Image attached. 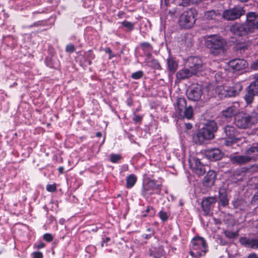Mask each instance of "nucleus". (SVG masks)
Masks as SVG:
<instances>
[{
	"label": "nucleus",
	"instance_id": "nucleus-1",
	"mask_svg": "<svg viewBox=\"0 0 258 258\" xmlns=\"http://www.w3.org/2000/svg\"><path fill=\"white\" fill-rule=\"evenodd\" d=\"M258 122V113L255 111H241L234 119L235 125L240 129H248L254 126Z\"/></svg>",
	"mask_w": 258,
	"mask_h": 258
},
{
	"label": "nucleus",
	"instance_id": "nucleus-2",
	"mask_svg": "<svg viewBox=\"0 0 258 258\" xmlns=\"http://www.w3.org/2000/svg\"><path fill=\"white\" fill-rule=\"evenodd\" d=\"M189 253L192 257L198 258L205 255L208 251L206 240L201 236L194 237L189 244Z\"/></svg>",
	"mask_w": 258,
	"mask_h": 258
},
{
	"label": "nucleus",
	"instance_id": "nucleus-3",
	"mask_svg": "<svg viewBox=\"0 0 258 258\" xmlns=\"http://www.w3.org/2000/svg\"><path fill=\"white\" fill-rule=\"evenodd\" d=\"M197 15V11L194 9L184 12L180 16L178 21L179 26L184 28H191L196 22Z\"/></svg>",
	"mask_w": 258,
	"mask_h": 258
},
{
	"label": "nucleus",
	"instance_id": "nucleus-4",
	"mask_svg": "<svg viewBox=\"0 0 258 258\" xmlns=\"http://www.w3.org/2000/svg\"><path fill=\"white\" fill-rule=\"evenodd\" d=\"M155 180H150L147 183H143L141 189V195L145 199H148L153 194L160 195L161 185L157 184Z\"/></svg>",
	"mask_w": 258,
	"mask_h": 258
},
{
	"label": "nucleus",
	"instance_id": "nucleus-5",
	"mask_svg": "<svg viewBox=\"0 0 258 258\" xmlns=\"http://www.w3.org/2000/svg\"><path fill=\"white\" fill-rule=\"evenodd\" d=\"M176 111L182 118L190 119L193 116V109L191 106H186V102L184 98H179L176 102Z\"/></svg>",
	"mask_w": 258,
	"mask_h": 258
},
{
	"label": "nucleus",
	"instance_id": "nucleus-6",
	"mask_svg": "<svg viewBox=\"0 0 258 258\" xmlns=\"http://www.w3.org/2000/svg\"><path fill=\"white\" fill-rule=\"evenodd\" d=\"M207 44L210 48L211 53L214 55L224 53L223 47L225 42L221 37L217 36L213 37L207 41Z\"/></svg>",
	"mask_w": 258,
	"mask_h": 258
},
{
	"label": "nucleus",
	"instance_id": "nucleus-7",
	"mask_svg": "<svg viewBox=\"0 0 258 258\" xmlns=\"http://www.w3.org/2000/svg\"><path fill=\"white\" fill-rule=\"evenodd\" d=\"M214 138V135L204 127L200 129L192 135L193 142L199 145L204 144Z\"/></svg>",
	"mask_w": 258,
	"mask_h": 258
},
{
	"label": "nucleus",
	"instance_id": "nucleus-8",
	"mask_svg": "<svg viewBox=\"0 0 258 258\" xmlns=\"http://www.w3.org/2000/svg\"><path fill=\"white\" fill-rule=\"evenodd\" d=\"M223 130L227 138V139L224 140V144L226 146H230L233 143L238 141V139L236 137L239 135V132L234 126L231 125H226L224 126Z\"/></svg>",
	"mask_w": 258,
	"mask_h": 258
},
{
	"label": "nucleus",
	"instance_id": "nucleus-9",
	"mask_svg": "<svg viewBox=\"0 0 258 258\" xmlns=\"http://www.w3.org/2000/svg\"><path fill=\"white\" fill-rule=\"evenodd\" d=\"M245 12L242 7H234L225 10L223 13V17L227 20H234L244 15Z\"/></svg>",
	"mask_w": 258,
	"mask_h": 258
},
{
	"label": "nucleus",
	"instance_id": "nucleus-10",
	"mask_svg": "<svg viewBox=\"0 0 258 258\" xmlns=\"http://www.w3.org/2000/svg\"><path fill=\"white\" fill-rule=\"evenodd\" d=\"M189 167L192 171L198 176L203 175L206 172V166L200 160L197 158H191L188 160Z\"/></svg>",
	"mask_w": 258,
	"mask_h": 258
},
{
	"label": "nucleus",
	"instance_id": "nucleus-11",
	"mask_svg": "<svg viewBox=\"0 0 258 258\" xmlns=\"http://www.w3.org/2000/svg\"><path fill=\"white\" fill-rule=\"evenodd\" d=\"M248 29H249V26L246 20L245 23H236L232 25L230 27V31L236 35L242 36L251 33L250 31Z\"/></svg>",
	"mask_w": 258,
	"mask_h": 258
},
{
	"label": "nucleus",
	"instance_id": "nucleus-12",
	"mask_svg": "<svg viewBox=\"0 0 258 258\" xmlns=\"http://www.w3.org/2000/svg\"><path fill=\"white\" fill-rule=\"evenodd\" d=\"M221 88L223 89L222 94L225 96L231 97L238 95L242 89V86L239 82L235 83L232 86H222Z\"/></svg>",
	"mask_w": 258,
	"mask_h": 258
},
{
	"label": "nucleus",
	"instance_id": "nucleus-13",
	"mask_svg": "<svg viewBox=\"0 0 258 258\" xmlns=\"http://www.w3.org/2000/svg\"><path fill=\"white\" fill-rule=\"evenodd\" d=\"M217 200L216 196L204 198L202 201L201 206L205 215H209L214 207Z\"/></svg>",
	"mask_w": 258,
	"mask_h": 258
},
{
	"label": "nucleus",
	"instance_id": "nucleus-14",
	"mask_svg": "<svg viewBox=\"0 0 258 258\" xmlns=\"http://www.w3.org/2000/svg\"><path fill=\"white\" fill-rule=\"evenodd\" d=\"M257 95H258V83L254 81L247 87L244 99L247 104H250L253 101L254 96Z\"/></svg>",
	"mask_w": 258,
	"mask_h": 258
},
{
	"label": "nucleus",
	"instance_id": "nucleus-15",
	"mask_svg": "<svg viewBox=\"0 0 258 258\" xmlns=\"http://www.w3.org/2000/svg\"><path fill=\"white\" fill-rule=\"evenodd\" d=\"M203 94L202 88L201 86L191 87L186 91L187 98L193 101H198L201 99Z\"/></svg>",
	"mask_w": 258,
	"mask_h": 258
},
{
	"label": "nucleus",
	"instance_id": "nucleus-16",
	"mask_svg": "<svg viewBox=\"0 0 258 258\" xmlns=\"http://www.w3.org/2000/svg\"><path fill=\"white\" fill-rule=\"evenodd\" d=\"M197 66H192L188 68H184L179 71L176 74V77L179 80H184L188 78L197 73Z\"/></svg>",
	"mask_w": 258,
	"mask_h": 258
},
{
	"label": "nucleus",
	"instance_id": "nucleus-17",
	"mask_svg": "<svg viewBox=\"0 0 258 258\" xmlns=\"http://www.w3.org/2000/svg\"><path fill=\"white\" fill-rule=\"evenodd\" d=\"M239 104L238 102H233L221 112L222 115L225 118H231L239 112Z\"/></svg>",
	"mask_w": 258,
	"mask_h": 258
},
{
	"label": "nucleus",
	"instance_id": "nucleus-18",
	"mask_svg": "<svg viewBox=\"0 0 258 258\" xmlns=\"http://www.w3.org/2000/svg\"><path fill=\"white\" fill-rule=\"evenodd\" d=\"M246 19L249 26V30L251 33L254 31L255 29L258 30V21L255 20L258 18V15L254 12H248L246 14Z\"/></svg>",
	"mask_w": 258,
	"mask_h": 258
},
{
	"label": "nucleus",
	"instance_id": "nucleus-19",
	"mask_svg": "<svg viewBox=\"0 0 258 258\" xmlns=\"http://www.w3.org/2000/svg\"><path fill=\"white\" fill-rule=\"evenodd\" d=\"M205 155L207 159L211 161L219 160L223 156L222 152L217 148L208 149L205 150Z\"/></svg>",
	"mask_w": 258,
	"mask_h": 258
},
{
	"label": "nucleus",
	"instance_id": "nucleus-20",
	"mask_svg": "<svg viewBox=\"0 0 258 258\" xmlns=\"http://www.w3.org/2000/svg\"><path fill=\"white\" fill-rule=\"evenodd\" d=\"M240 243L246 248L252 249L258 248V238H251L247 237H241L239 239Z\"/></svg>",
	"mask_w": 258,
	"mask_h": 258
},
{
	"label": "nucleus",
	"instance_id": "nucleus-21",
	"mask_svg": "<svg viewBox=\"0 0 258 258\" xmlns=\"http://www.w3.org/2000/svg\"><path fill=\"white\" fill-rule=\"evenodd\" d=\"M216 178V173L214 171L209 170L204 178L203 184L204 186L210 187L214 184Z\"/></svg>",
	"mask_w": 258,
	"mask_h": 258
},
{
	"label": "nucleus",
	"instance_id": "nucleus-22",
	"mask_svg": "<svg viewBox=\"0 0 258 258\" xmlns=\"http://www.w3.org/2000/svg\"><path fill=\"white\" fill-rule=\"evenodd\" d=\"M251 157L245 155L230 156V160L233 164L242 165L250 161Z\"/></svg>",
	"mask_w": 258,
	"mask_h": 258
},
{
	"label": "nucleus",
	"instance_id": "nucleus-23",
	"mask_svg": "<svg viewBox=\"0 0 258 258\" xmlns=\"http://www.w3.org/2000/svg\"><path fill=\"white\" fill-rule=\"evenodd\" d=\"M219 199L222 205L224 207L228 204L227 197V191L224 188H220L219 189Z\"/></svg>",
	"mask_w": 258,
	"mask_h": 258
},
{
	"label": "nucleus",
	"instance_id": "nucleus-24",
	"mask_svg": "<svg viewBox=\"0 0 258 258\" xmlns=\"http://www.w3.org/2000/svg\"><path fill=\"white\" fill-rule=\"evenodd\" d=\"M245 155L249 157H251L250 161H255L256 156L258 155V146L250 147L246 150Z\"/></svg>",
	"mask_w": 258,
	"mask_h": 258
},
{
	"label": "nucleus",
	"instance_id": "nucleus-25",
	"mask_svg": "<svg viewBox=\"0 0 258 258\" xmlns=\"http://www.w3.org/2000/svg\"><path fill=\"white\" fill-rule=\"evenodd\" d=\"M205 129L211 132L212 134H214L218 130V126L217 123L214 120L208 121L205 127H204Z\"/></svg>",
	"mask_w": 258,
	"mask_h": 258
},
{
	"label": "nucleus",
	"instance_id": "nucleus-26",
	"mask_svg": "<svg viewBox=\"0 0 258 258\" xmlns=\"http://www.w3.org/2000/svg\"><path fill=\"white\" fill-rule=\"evenodd\" d=\"M220 16V12L214 10L208 11L205 13L204 17L208 20L215 19L217 16Z\"/></svg>",
	"mask_w": 258,
	"mask_h": 258
},
{
	"label": "nucleus",
	"instance_id": "nucleus-27",
	"mask_svg": "<svg viewBox=\"0 0 258 258\" xmlns=\"http://www.w3.org/2000/svg\"><path fill=\"white\" fill-rule=\"evenodd\" d=\"M137 181L136 176L133 174L127 176L126 179V187L127 188H131L134 186Z\"/></svg>",
	"mask_w": 258,
	"mask_h": 258
},
{
	"label": "nucleus",
	"instance_id": "nucleus-28",
	"mask_svg": "<svg viewBox=\"0 0 258 258\" xmlns=\"http://www.w3.org/2000/svg\"><path fill=\"white\" fill-rule=\"evenodd\" d=\"M164 255V250L162 247L155 248L150 250V255L154 258H161Z\"/></svg>",
	"mask_w": 258,
	"mask_h": 258
},
{
	"label": "nucleus",
	"instance_id": "nucleus-29",
	"mask_svg": "<svg viewBox=\"0 0 258 258\" xmlns=\"http://www.w3.org/2000/svg\"><path fill=\"white\" fill-rule=\"evenodd\" d=\"M187 62L192 64H202L201 59L197 56H191L187 59Z\"/></svg>",
	"mask_w": 258,
	"mask_h": 258
},
{
	"label": "nucleus",
	"instance_id": "nucleus-30",
	"mask_svg": "<svg viewBox=\"0 0 258 258\" xmlns=\"http://www.w3.org/2000/svg\"><path fill=\"white\" fill-rule=\"evenodd\" d=\"M141 47L144 51L149 52L152 49L151 45L148 42H143L141 44Z\"/></svg>",
	"mask_w": 258,
	"mask_h": 258
},
{
	"label": "nucleus",
	"instance_id": "nucleus-31",
	"mask_svg": "<svg viewBox=\"0 0 258 258\" xmlns=\"http://www.w3.org/2000/svg\"><path fill=\"white\" fill-rule=\"evenodd\" d=\"M122 26L125 27L128 30L131 31L134 29V25L130 22L124 21L121 23Z\"/></svg>",
	"mask_w": 258,
	"mask_h": 258
},
{
	"label": "nucleus",
	"instance_id": "nucleus-32",
	"mask_svg": "<svg viewBox=\"0 0 258 258\" xmlns=\"http://www.w3.org/2000/svg\"><path fill=\"white\" fill-rule=\"evenodd\" d=\"M228 63H232L234 64H245L247 62L243 59H233L228 62Z\"/></svg>",
	"mask_w": 258,
	"mask_h": 258
},
{
	"label": "nucleus",
	"instance_id": "nucleus-33",
	"mask_svg": "<svg viewBox=\"0 0 258 258\" xmlns=\"http://www.w3.org/2000/svg\"><path fill=\"white\" fill-rule=\"evenodd\" d=\"M121 158L119 155L112 154L110 155V161L112 163H117L121 159Z\"/></svg>",
	"mask_w": 258,
	"mask_h": 258
},
{
	"label": "nucleus",
	"instance_id": "nucleus-34",
	"mask_svg": "<svg viewBox=\"0 0 258 258\" xmlns=\"http://www.w3.org/2000/svg\"><path fill=\"white\" fill-rule=\"evenodd\" d=\"M159 216L160 218V219L162 220V221H166L168 219V215L167 213V212L163 211H160L159 213H158Z\"/></svg>",
	"mask_w": 258,
	"mask_h": 258
},
{
	"label": "nucleus",
	"instance_id": "nucleus-35",
	"mask_svg": "<svg viewBox=\"0 0 258 258\" xmlns=\"http://www.w3.org/2000/svg\"><path fill=\"white\" fill-rule=\"evenodd\" d=\"M143 76V72L142 71H139L132 74L131 77L134 79H139Z\"/></svg>",
	"mask_w": 258,
	"mask_h": 258
},
{
	"label": "nucleus",
	"instance_id": "nucleus-36",
	"mask_svg": "<svg viewBox=\"0 0 258 258\" xmlns=\"http://www.w3.org/2000/svg\"><path fill=\"white\" fill-rule=\"evenodd\" d=\"M76 50V48L73 44H69L66 46V51L67 52L72 53Z\"/></svg>",
	"mask_w": 258,
	"mask_h": 258
},
{
	"label": "nucleus",
	"instance_id": "nucleus-37",
	"mask_svg": "<svg viewBox=\"0 0 258 258\" xmlns=\"http://www.w3.org/2000/svg\"><path fill=\"white\" fill-rule=\"evenodd\" d=\"M46 190L49 192H54L56 190V186L55 184H47L46 185Z\"/></svg>",
	"mask_w": 258,
	"mask_h": 258
},
{
	"label": "nucleus",
	"instance_id": "nucleus-38",
	"mask_svg": "<svg viewBox=\"0 0 258 258\" xmlns=\"http://www.w3.org/2000/svg\"><path fill=\"white\" fill-rule=\"evenodd\" d=\"M224 233L226 237L230 238H234L237 235L236 233L230 231H226Z\"/></svg>",
	"mask_w": 258,
	"mask_h": 258
},
{
	"label": "nucleus",
	"instance_id": "nucleus-39",
	"mask_svg": "<svg viewBox=\"0 0 258 258\" xmlns=\"http://www.w3.org/2000/svg\"><path fill=\"white\" fill-rule=\"evenodd\" d=\"M43 238L44 240L47 242H51L53 240L52 236L49 233H45L43 235Z\"/></svg>",
	"mask_w": 258,
	"mask_h": 258
},
{
	"label": "nucleus",
	"instance_id": "nucleus-40",
	"mask_svg": "<svg viewBox=\"0 0 258 258\" xmlns=\"http://www.w3.org/2000/svg\"><path fill=\"white\" fill-rule=\"evenodd\" d=\"M103 51L109 54V58H111L112 57L115 56V55L112 53L111 49L109 47H106L103 49Z\"/></svg>",
	"mask_w": 258,
	"mask_h": 258
},
{
	"label": "nucleus",
	"instance_id": "nucleus-41",
	"mask_svg": "<svg viewBox=\"0 0 258 258\" xmlns=\"http://www.w3.org/2000/svg\"><path fill=\"white\" fill-rule=\"evenodd\" d=\"M133 120L136 123L141 122L142 120V117L138 115H134Z\"/></svg>",
	"mask_w": 258,
	"mask_h": 258
},
{
	"label": "nucleus",
	"instance_id": "nucleus-42",
	"mask_svg": "<svg viewBox=\"0 0 258 258\" xmlns=\"http://www.w3.org/2000/svg\"><path fill=\"white\" fill-rule=\"evenodd\" d=\"M230 70L233 72H235L236 71H239L241 69H242V68L241 67V66H237V65H235V66H230Z\"/></svg>",
	"mask_w": 258,
	"mask_h": 258
},
{
	"label": "nucleus",
	"instance_id": "nucleus-43",
	"mask_svg": "<svg viewBox=\"0 0 258 258\" xmlns=\"http://www.w3.org/2000/svg\"><path fill=\"white\" fill-rule=\"evenodd\" d=\"M33 257V258H42L43 254L42 253L39 251L34 252L32 253Z\"/></svg>",
	"mask_w": 258,
	"mask_h": 258
},
{
	"label": "nucleus",
	"instance_id": "nucleus-44",
	"mask_svg": "<svg viewBox=\"0 0 258 258\" xmlns=\"http://www.w3.org/2000/svg\"><path fill=\"white\" fill-rule=\"evenodd\" d=\"M45 246V244L44 243L42 242H39V243L38 244H36L35 243L34 244V246L38 249H41V248H42L43 247H44Z\"/></svg>",
	"mask_w": 258,
	"mask_h": 258
},
{
	"label": "nucleus",
	"instance_id": "nucleus-45",
	"mask_svg": "<svg viewBox=\"0 0 258 258\" xmlns=\"http://www.w3.org/2000/svg\"><path fill=\"white\" fill-rule=\"evenodd\" d=\"M152 210L153 212H152L151 213V215H153L155 213V211H154V210L153 209V208L152 207H147L146 209L145 210V212L146 213H149L150 212V211Z\"/></svg>",
	"mask_w": 258,
	"mask_h": 258
},
{
	"label": "nucleus",
	"instance_id": "nucleus-46",
	"mask_svg": "<svg viewBox=\"0 0 258 258\" xmlns=\"http://www.w3.org/2000/svg\"><path fill=\"white\" fill-rule=\"evenodd\" d=\"M153 235V232H152L151 233H149V234H144L142 235V237L144 238V239H148L149 238H150Z\"/></svg>",
	"mask_w": 258,
	"mask_h": 258
},
{
	"label": "nucleus",
	"instance_id": "nucleus-47",
	"mask_svg": "<svg viewBox=\"0 0 258 258\" xmlns=\"http://www.w3.org/2000/svg\"><path fill=\"white\" fill-rule=\"evenodd\" d=\"M247 258H258V255L255 253H251L248 254Z\"/></svg>",
	"mask_w": 258,
	"mask_h": 258
},
{
	"label": "nucleus",
	"instance_id": "nucleus-48",
	"mask_svg": "<svg viewBox=\"0 0 258 258\" xmlns=\"http://www.w3.org/2000/svg\"><path fill=\"white\" fill-rule=\"evenodd\" d=\"M177 66H168V69L173 72H174L176 70Z\"/></svg>",
	"mask_w": 258,
	"mask_h": 258
},
{
	"label": "nucleus",
	"instance_id": "nucleus-49",
	"mask_svg": "<svg viewBox=\"0 0 258 258\" xmlns=\"http://www.w3.org/2000/svg\"><path fill=\"white\" fill-rule=\"evenodd\" d=\"M190 1L189 0H183L181 3V5L183 6H186L189 4Z\"/></svg>",
	"mask_w": 258,
	"mask_h": 258
},
{
	"label": "nucleus",
	"instance_id": "nucleus-50",
	"mask_svg": "<svg viewBox=\"0 0 258 258\" xmlns=\"http://www.w3.org/2000/svg\"><path fill=\"white\" fill-rule=\"evenodd\" d=\"M185 126L187 130H190L192 127V125L190 123H185Z\"/></svg>",
	"mask_w": 258,
	"mask_h": 258
},
{
	"label": "nucleus",
	"instance_id": "nucleus-51",
	"mask_svg": "<svg viewBox=\"0 0 258 258\" xmlns=\"http://www.w3.org/2000/svg\"><path fill=\"white\" fill-rule=\"evenodd\" d=\"M63 168L62 167H59L58 168V171L60 173H63Z\"/></svg>",
	"mask_w": 258,
	"mask_h": 258
},
{
	"label": "nucleus",
	"instance_id": "nucleus-52",
	"mask_svg": "<svg viewBox=\"0 0 258 258\" xmlns=\"http://www.w3.org/2000/svg\"><path fill=\"white\" fill-rule=\"evenodd\" d=\"M110 240V238L109 237H106L105 240H103L104 242L105 243H107L108 241Z\"/></svg>",
	"mask_w": 258,
	"mask_h": 258
},
{
	"label": "nucleus",
	"instance_id": "nucleus-53",
	"mask_svg": "<svg viewBox=\"0 0 258 258\" xmlns=\"http://www.w3.org/2000/svg\"><path fill=\"white\" fill-rule=\"evenodd\" d=\"M96 136L98 137H101L102 136V134L101 132H97L96 133Z\"/></svg>",
	"mask_w": 258,
	"mask_h": 258
},
{
	"label": "nucleus",
	"instance_id": "nucleus-54",
	"mask_svg": "<svg viewBox=\"0 0 258 258\" xmlns=\"http://www.w3.org/2000/svg\"><path fill=\"white\" fill-rule=\"evenodd\" d=\"M254 200H257L258 201V194L257 195H255L253 197Z\"/></svg>",
	"mask_w": 258,
	"mask_h": 258
},
{
	"label": "nucleus",
	"instance_id": "nucleus-55",
	"mask_svg": "<svg viewBox=\"0 0 258 258\" xmlns=\"http://www.w3.org/2000/svg\"><path fill=\"white\" fill-rule=\"evenodd\" d=\"M253 66V68L254 70H257L258 69V66Z\"/></svg>",
	"mask_w": 258,
	"mask_h": 258
},
{
	"label": "nucleus",
	"instance_id": "nucleus-56",
	"mask_svg": "<svg viewBox=\"0 0 258 258\" xmlns=\"http://www.w3.org/2000/svg\"><path fill=\"white\" fill-rule=\"evenodd\" d=\"M255 81H256L258 83V76L255 77Z\"/></svg>",
	"mask_w": 258,
	"mask_h": 258
},
{
	"label": "nucleus",
	"instance_id": "nucleus-57",
	"mask_svg": "<svg viewBox=\"0 0 258 258\" xmlns=\"http://www.w3.org/2000/svg\"><path fill=\"white\" fill-rule=\"evenodd\" d=\"M104 243H105V242H104V241L103 240L102 241V243H101V247H103L104 246Z\"/></svg>",
	"mask_w": 258,
	"mask_h": 258
},
{
	"label": "nucleus",
	"instance_id": "nucleus-58",
	"mask_svg": "<svg viewBox=\"0 0 258 258\" xmlns=\"http://www.w3.org/2000/svg\"><path fill=\"white\" fill-rule=\"evenodd\" d=\"M168 65H170V64H173V63H171V62H170V60H168Z\"/></svg>",
	"mask_w": 258,
	"mask_h": 258
},
{
	"label": "nucleus",
	"instance_id": "nucleus-59",
	"mask_svg": "<svg viewBox=\"0 0 258 258\" xmlns=\"http://www.w3.org/2000/svg\"><path fill=\"white\" fill-rule=\"evenodd\" d=\"M147 231H149V232H151V230L150 228H148L147 229Z\"/></svg>",
	"mask_w": 258,
	"mask_h": 258
},
{
	"label": "nucleus",
	"instance_id": "nucleus-60",
	"mask_svg": "<svg viewBox=\"0 0 258 258\" xmlns=\"http://www.w3.org/2000/svg\"><path fill=\"white\" fill-rule=\"evenodd\" d=\"M143 216H144V217H146V214H144V215H143Z\"/></svg>",
	"mask_w": 258,
	"mask_h": 258
},
{
	"label": "nucleus",
	"instance_id": "nucleus-61",
	"mask_svg": "<svg viewBox=\"0 0 258 258\" xmlns=\"http://www.w3.org/2000/svg\"><path fill=\"white\" fill-rule=\"evenodd\" d=\"M254 64H256V63H254Z\"/></svg>",
	"mask_w": 258,
	"mask_h": 258
}]
</instances>
